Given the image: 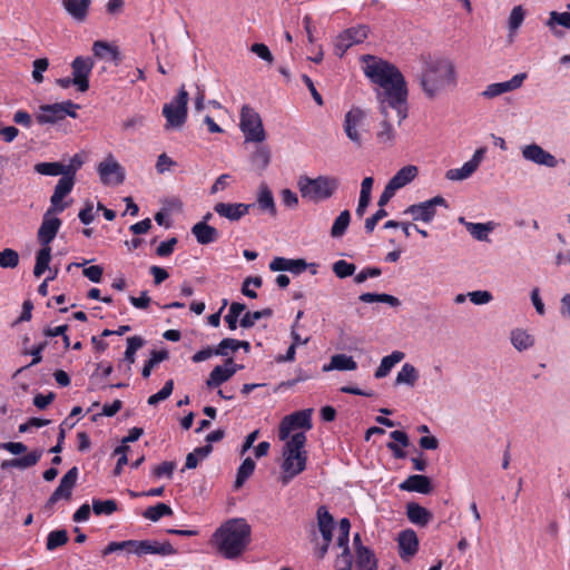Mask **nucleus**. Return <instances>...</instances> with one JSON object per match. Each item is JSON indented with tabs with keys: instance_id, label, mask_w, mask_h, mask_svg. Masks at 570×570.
Wrapping results in <instances>:
<instances>
[{
	"instance_id": "obj_28",
	"label": "nucleus",
	"mask_w": 570,
	"mask_h": 570,
	"mask_svg": "<svg viewBox=\"0 0 570 570\" xmlns=\"http://www.w3.org/2000/svg\"><path fill=\"white\" fill-rule=\"evenodd\" d=\"M92 52L94 56L100 60L114 61L116 65L121 61L118 47L104 40H97L92 43Z\"/></svg>"
},
{
	"instance_id": "obj_36",
	"label": "nucleus",
	"mask_w": 570,
	"mask_h": 570,
	"mask_svg": "<svg viewBox=\"0 0 570 570\" xmlns=\"http://www.w3.org/2000/svg\"><path fill=\"white\" fill-rule=\"evenodd\" d=\"M419 174V169L414 165H407L402 167L396 174L389 180V183L396 189H401L410 184Z\"/></svg>"
},
{
	"instance_id": "obj_43",
	"label": "nucleus",
	"mask_w": 570,
	"mask_h": 570,
	"mask_svg": "<svg viewBox=\"0 0 570 570\" xmlns=\"http://www.w3.org/2000/svg\"><path fill=\"white\" fill-rule=\"evenodd\" d=\"M51 261V247L41 246L36 255V264L33 268V275L40 277L47 269H49V263Z\"/></svg>"
},
{
	"instance_id": "obj_11",
	"label": "nucleus",
	"mask_w": 570,
	"mask_h": 570,
	"mask_svg": "<svg viewBox=\"0 0 570 570\" xmlns=\"http://www.w3.org/2000/svg\"><path fill=\"white\" fill-rule=\"evenodd\" d=\"M130 546V554L137 557H145L147 554L166 557L177 553V550L169 541L159 542L157 540H131Z\"/></svg>"
},
{
	"instance_id": "obj_57",
	"label": "nucleus",
	"mask_w": 570,
	"mask_h": 570,
	"mask_svg": "<svg viewBox=\"0 0 570 570\" xmlns=\"http://www.w3.org/2000/svg\"><path fill=\"white\" fill-rule=\"evenodd\" d=\"M19 264V254L17 250L6 248L0 252V266L2 268H14Z\"/></svg>"
},
{
	"instance_id": "obj_6",
	"label": "nucleus",
	"mask_w": 570,
	"mask_h": 570,
	"mask_svg": "<svg viewBox=\"0 0 570 570\" xmlns=\"http://www.w3.org/2000/svg\"><path fill=\"white\" fill-rule=\"evenodd\" d=\"M188 92L185 86H181L171 101L163 106L166 130L180 129L185 125L188 115Z\"/></svg>"
},
{
	"instance_id": "obj_19",
	"label": "nucleus",
	"mask_w": 570,
	"mask_h": 570,
	"mask_svg": "<svg viewBox=\"0 0 570 570\" xmlns=\"http://www.w3.org/2000/svg\"><path fill=\"white\" fill-rule=\"evenodd\" d=\"M242 366L234 363L233 358H227L225 365H217L210 372L206 385L209 389L218 387L223 383L227 382Z\"/></svg>"
},
{
	"instance_id": "obj_42",
	"label": "nucleus",
	"mask_w": 570,
	"mask_h": 570,
	"mask_svg": "<svg viewBox=\"0 0 570 570\" xmlns=\"http://www.w3.org/2000/svg\"><path fill=\"white\" fill-rule=\"evenodd\" d=\"M417 379L419 372L415 366L410 363H404L396 375L395 384H406L414 386Z\"/></svg>"
},
{
	"instance_id": "obj_49",
	"label": "nucleus",
	"mask_w": 570,
	"mask_h": 570,
	"mask_svg": "<svg viewBox=\"0 0 570 570\" xmlns=\"http://www.w3.org/2000/svg\"><path fill=\"white\" fill-rule=\"evenodd\" d=\"M35 170L45 176H65L66 174V165L61 163H39L35 166Z\"/></svg>"
},
{
	"instance_id": "obj_46",
	"label": "nucleus",
	"mask_w": 570,
	"mask_h": 570,
	"mask_svg": "<svg viewBox=\"0 0 570 570\" xmlns=\"http://www.w3.org/2000/svg\"><path fill=\"white\" fill-rule=\"evenodd\" d=\"M255 462L252 458H246L237 469L235 488H240L245 481L254 473Z\"/></svg>"
},
{
	"instance_id": "obj_47",
	"label": "nucleus",
	"mask_w": 570,
	"mask_h": 570,
	"mask_svg": "<svg viewBox=\"0 0 570 570\" xmlns=\"http://www.w3.org/2000/svg\"><path fill=\"white\" fill-rule=\"evenodd\" d=\"M271 161V151L267 146H258L252 156L253 166L263 171L265 170Z\"/></svg>"
},
{
	"instance_id": "obj_55",
	"label": "nucleus",
	"mask_w": 570,
	"mask_h": 570,
	"mask_svg": "<svg viewBox=\"0 0 570 570\" xmlns=\"http://www.w3.org/2000/svg\"><path fill=\"white\" fill-rule=\"evenodd\" d=\"M144 344H145V341L140 336L136 335V336H131V337L127 338V347L125 351L124 358L129 365L135 363V361H136L135 354L140 347L144 346Z\"/></svg>"
},
{
	"instance_id": "obj_30",
	"label": "nucleus",
	"mask_w": 570,
	"mask_h": 570,
	"mask_svg": "<svg viewBox=\"0 0 570 570\" xmlns=\"http://www.w3.org/2000/svg\"><path fill=\"white\" fill-rule=\"evenodd\" d=\"M41 455H42L41 450H33L21 458L4 460L1 463V469L8 470L11 468H16V469H20V470H26L28 468L36 465L39 462V460L41 459Z\"/></svg>"
},
{
	"instance_id": "obj_31",
	"label": "nucleus",
	"mask_w": 570,
	"mask_h": 570,
	"mask_svg": "<svg viewBox=\"0 0 570 570\" xmlns=\"http://www.w3.org/2000/svg\"><path fill=\"white\" fill-rule=\"evenodd\" d=\"M406 517L411 523L425 527L430 523L433 514L424 507L416 502H409L406 504Z\"/></svg>"
},
{
	"instance_id": "obj_50",
	"label": "nucleus",
	"mask_w": 570,
	"mask_h": 570,
	"mask_svg": "<svg viewBox=\"0 0 570 570\" xmlns=\"http://www.w3.org/2000/svg\"><path fill=\"white\" fill-rule=\"evenodd\" d=\"M68 532L63 529L53 530L47 535L46 548L49 551H53L59 547L65 546L68 542Z\"/></svg>"
},
{
	"instance_id": "obj_13",
	"label": "nucleus",
	"mask_w": 570,
	"mask_h": 570,
	"mask_svg": "<svg viewBox=\"0 0 570 570\" xmlns=\"http://www.w3.org/2000/svg\"><path fill=\"white\" fill-rule=\"evenodd\" d=\"M95 62L90 57L78 56L71 62L72 82L80 92L89 89V76Z\"/></svg>"
},
{
	"instance_id": "obj_45",
	"label": "nucleus",
	"mask_w": 570,
	"mask_h": 570,
	"mask_svg": "<svg viewBox=\"0 0 570 570\" xmlns=\"http://www.w3.org/2000/svg\"><path fill=\"white\" fill-rule=\"evenodd\" d=\"M525 17V11L522 6H515L509 16L508 19V28H509V37L512 40L513 36L518 31V29L523 23Z\"/></svg>"
},
{
	"instance_id": "obj_14",
	"label": "nucleus",
	"mask_w": 570,
	"mask_h": 570,
	"mask_svg": "<svg viewBox=\"0 0 570 570\" xmlns=\"http://www.w3.org/2000/svg\"><path fill=\"white\" fill-rule=\"evenodd\" d=\"M97 170L105 185H120L125 180L124 167L111 155L99 163Z\"/></svg>"
},
{
	"instance_id": "obj_34",
	"label": "nucleus",
	"mask_w": 570,
	"mask_h": 570,
	"mask_svg": "<svg viewBox=\"0 0 570 570\" xmlns=\"http://www.w3.org/2000/svg\"><path fill=\"white\" fill-rule=\"evenodd\" d=\"M546 26L554 37L562 38L563 31L559 29V27L570 30V12L551 11L549 13V19L546 21Z\"/></svg>"
},
{
	"instance_id": "obj_37",
	"label": "nucleus",
	"mask_w": 570,
	"mask_h": 570,
	"mask_svg": "<svg viewBox=\"0 0 570 570\" xmlns=\"http://www.w3.org/2000/svg\"><path fill=\"white\" fill-rule=\"evenodd\" d=\"M390 436L394 442H389L386 444L387 449L393 453L395 459H404L406 456V452L403 451L397 443L404 448L409 446L410 440L407 434L403 431L395 430L390 433Z\"/></svg>"
},
{
	"instance_id": "obj_62",
	"label": "nucleus",
	"mask_w": 570,
	"mask_h": 570,
	"mask_svg": "<svg viewBox=\"0 0 570 570\" xmlns=\"http://www.w3.org/2000/svg\"><path fill=\"white\" fill-rule=\"evenodd\" d=\"M49 61L47 58H40L36 59L33 61V71H32V78L37 83H40L43 81L42 72L48 69Z\"/></svg>"
},
{
	"instance_id": "obj_54",
	"label": "nucleus",
	"mask_w": 570,
	"mask_h": 570,
	"mask_svg": "<svg viewBox=\"0 0 570 570\" xmlns=\"http://www.w3.org/2000/svg\"><path fill=\"white\" fill-rule=\"evenodd\" d=\"M476 170L466 161L460 168H452L445 173V178L452 181L464 180L471 177Z\"/></svg>"
},
{
	"instance_id": "obj_24",
	"label": "nucleus",
	"mask_w": 570,
	"mask_h": 570,
	"mask_svg": "<svg viewBox=\"0 0 570 570\" xmlns=\"http://www.w3.org/2000/svg\"><path fill=\"white\" fill-rule=\"evenodd\" d=\"M306 268L307 263L303 258L292 259L285 257H275L269 263V269L273 272H291L295 275H298Z\"/></svg>"
},
{
	"instance_id": "obj_7",
	"label": "nucleus",
	"mask_w": 570,
	"mask_h": 570,
	"mask_svg": "<svg viewBox=\"0 0 570 570\" xmlns=\"http://www.w3.org/2000/svg\"><path fill=\"white\" fill-rule=\"evenodd\" d=\"M77 108L78 105L73 104L71 100L51 105H41L36 114V119L40 125H55L63 120L67 116L76 118Z\"/></svg>"
},
{
	"instance_id": "obj_35",
	"label": "nucleus",
	"mask_w": 570,
	"mask_h": 570,
	"mask_svg": "<svg viewBox=\"0 0 570 570\" xmlns=\"http://www.w3.org/2000/svg\"><path fill=\"white\" fill-rule=\"evenodd\" d=\"M356 570H377V559L374 552L363 546H357L356 551Z\"/></svg>"
},
{
	"instance_id": "obj_33",
	"label": "nucleus",
	"mask_w": 570,
	"mask_h": 570,
	"mask_svg": "<svg viewBox=\"0 0 570 570\" xmlns=\"http://www.w3.org/2000/svg\"><path fill=\"white\" fill-rule=\"evenodd\" d=\"M459 223L466 228L474 239L479 242H489V234L493 230V224L491 222L471 223L465 220L464 217H460Z\"/></svg>"
},
{
	"instance_id": "obj_59",
	"label": "nucleus",
	"mask_w": 570,
	"mask_h": 570,
	"mask_svg": "<svg viewBox=\"0 0 570 570\" xmlns=\"http://www.w3.org/2000/svg\"><path fill=\"white\" fill-rule=\"evenodd\" d=\"M333 272L338 278H346L352 276L356 269V266L352 263H348L344 259L336 261L333 264Z\"/></svg>"
},
{
	"instance_id": "obj_56",
	"label": "nucleus",
	"mask_w": 570,
	"mask_h": 570,
	"mask_svg": "<svg viewBox=\"0 0 570 570\" xmlns=\"http://www.w3.org/2000/svg\"><path fill=\"white\" fill-rule=\"evenodd\" d=\"M117 510V502L115 500H92V511L96 515H110Z\"/></svg>"
},
{
	"instance_id": "obj_40",
	"label": "nucleus",
	"mask_w": 570,
	"mask_h": 570,
	"mask_svg": "<svg viewBox=\"0 0 570 570\" xmlns=\"http://www.w3.org/2000/svg\"><path fill=\"white\" fill-rule=\"evenodd\" d=\"M511 344L519 352L529 350L534 344V338L525 330L515 328L511 332Z\"/></svg>"
},
{
	"instance_id": "obj_8",
	"label": "nucleus",
	"mask_w": 570,
	"mask_h": 570,
	"mask_svg": "<svg viewBox=\"0 0 570 570\" xmlns=\"http://www.w3.org/2000/svg\"><path fill=\"white\" fill-rule=\"evenodd\" d=\"M239 126L246 141L263 142L266 139L261 116L248 105L243 106L240 110Z\"/></svg>"
},
{
	"instance_id": "obj_38",
	"label": "nucleus",
	"mask_w": 570,
	"mask_h": 570,
	"mask_svg": "<svg viewBox=\"0 0 570 570\" xmlns=\"http://www.w3.org/2000/svg\"><path fill=\"white\" fill-rule=\"evenodd\" d=\"M356 367L357 364L352 356L346 354H335L332 356L330 364L323 366V371H354Z\"/></svg>"
},
{
	"instance_id": "obj_60",
	"label": "nucleus",
	"mask_w": 570,
	"mask_h": 570,
	"mask_svg": "<svg viewBox=\"0 0 570 570\" xmlns=\"http://www.w3.org/2000/svg\"><path fill=\"white\" fill-rule=\"evenodd\" d=\"M128 450H129L128 445L121 444V445L117 446L114 451V454L118 455V461H117V464H116V468L114 471V473L116 475H119L122 471L124 465H126L128 463V458H127Z\"/></svg>"
},
{
	"instance_id": "obj_22",
	"label": "nucleus",
	"mask_w": 570,
	"mask_h": 570,
	"mask_svg": "<svg viewBox=\"0 0 570 570\" xmlns=\"http://www.w3.org/2000/svg\"><path fill=\"white\" fill-rule=\"evenodd\" d=\"M73 185L75 178L70 175H65L58 180L53 194L50 198V203L53 210L58 213L65 210L67 205L62 204V200L72 190Z\"/></svg>"
},
{
	"instance_id": "obj_63",
	"label": "nucleus",
	"mask_w": 570,
	"mask_h": 570,
	"mask_svg": "<svg viewBox=\"0 0 570 570\" xmlns=\"http://www.w3.org/2000/svg\"><path fill=\"white\" fill-rule=\"evenodd\" d=\"M236 340L235 338H224L220 341L218 346L215 348V355L227 356L229 352H236Z\"/></svg>"
},
{
	"instance_id": "obj_10",
	"label": "nucleus",
	"mask_w": 570,
	"mask_h": 570,
	"mask_svg": "<svg viewBox=\"0 0 570 570\" xmlns=\"http://www.w3.org/2000/svg\"><path fill=\"white\" fill-rule=\"evenodd\" d=\"M370 28L358 24L342 31L335 39V53L342 57L352 46L362 43L368 36Z\"/></svg>"
},
{
	"instance_id": "obj_48",
	"label": "nucleus",
	"mask_w": 570,
	"mask_h": 570,
	"mask_svg": "<svg viewBox=\"0 0 570 570\" xmlns=\"http://www.w3.org/2000/svg\"><path fill=\"white\" fill-rule=\"evenodd\" d=\"M173 510L166 503H157L156 505L147 508L142 517L147 520H150L153 522L158 521L160 518L166 515H171Z\"/></svg>"
},
{
	"instance_id": "obj_5",
	"label": "nucleus",
	"mask_w": 570,
	"mask_h": 570,
	"mask_svg": "<svg viewBox=\"0 0 570 570\" xmlns=\"http://www.w3.org/2000/svg\"><path fill=\"white\" fill-rule=\"evenodd\" d=\"M297 185L303 198L320 202L330 198L335 193L338 181L336 178L327 176L301 177Z\"/></svg>"
},
{
	"instance_id": "obj_26",
	"label": "nucleus",
	"mask_w": 570,
	"mask_h": 570,
	"mask_svg": "<svg viewBox=\"0 0 570 570\" xmlns=\"http://www.w3.org/2000/svg\"><path fill=\"white\" fill-rule=\"evenodd\" d=\"M255 206L262 212L267 213L269 216L275 217L277 215V208L275 199L271 188L266 184H261L257 190Z\"/></svg>"
},
{
	"instance_id": "obj_1",
	"label": "nucleus",
	"mask_w": 570,
	"mask_h": 570,
	"mask_svg": "<svg viewBox=\"0 0 570 570\" xmlns=\"http://www.w3.org/2000/svg\"><path fill=\"white\" fill-rule=\"evenodd\" d=\"M365 76L381 87L377 92L383 120L376 131V140L383 145H393L396 132L390 124L387 107L396 110L399 124L407 117V86L402 72L389 61L366 55L362 57Z\"/></svg>"
},
{
	"instance_id": "obj_27",
	"label": "nucleus",
	"mask_w": 570,
	"mask_h": 570,
	"mask_svg": "<svg viewBox=\"0 0 570 570\" xmlns=\"http://www.w3.org/2000/svg\"><path fill=\"white\" fill-rule=\"evenodd\" d=\"M399 488L407 492H417L421 494H429L432 491L430 478L422 474L410 475L404 480Z\"/></svg>"
},
{
	"instance_id": "obj_61",
	"label": "nucleus",
	"mask_w": 570,
	"mask_h": 570,
	"mask_svg": "<svg viewBox=\"0 0 570 570\" xmlns=\"http://www.w3.org/2000/svg\"><path fill=\"white\" fill-rule=\"evenodd\" d=\"M175 468L176 465L174 462L165 461L161 464L154 468L153 475L155 478L166 476L168 479H171Z\"/></svg>"
},
{
	"instance_id": "obj_20",
	"label": "nucleus",
	"mask_w": 570,
	"mask_h": 570,
	"mask_svg": "<svg viewBox=\"0 0 570 570\" xmlns=\"http://www.w3.org/2000/svg\"><path fill=\"white\" fill-rule=\"evenodd\" d=\"M399 554L404 561L411 560L419 550V539L414 530L406 529L397 537Z\"/></svg>"
},
{
	"instance_id": "obj_58",
	"label": "nucleus",
	"mask_w": 570,
	"mask_h": 570,
	"mask_svg": "<svg viewBox=\"0 0 570 570\" xmlns=\"http://www.w3.org/2000/svg\"><path fill=\"white\" fill-rule=\"evenodd\" d=\"M173 390H174V381L168 380L164 384V386L161 387L160 391H158L156 394H153L148 397L147 403L153 406L157 405L159 402L168 399L171 395Z\"/></svg>"
},
{
	"instance_id": "obj_41",
	"label": "nucleus",
	"mask_w": 570,
	"mask_h": 570,
	"mask_svg": "<svg viewBox=\"0 0 570 570\" xmlns=\"http://www.w3.org/2000/svg\"><path fill=\"white\" fill-rule=\"evenodd\" d=\"M358 299L363 303H385L391 307H399L401 305V301L397 297L385 293H363L358 296Z\"/></svg>"
},
{
	"instance_id": "obj_12",
	"label": "nucleus",
	"mask_w": 570,
	"mask_h": 570,
	"mask_svg": "<svg viewBox=\"0 0 570 570\" xmlns=\"http://www.w3.org/2000/svg\"><path fill=\"white\" fill-rule=\"evenodd\" d=\"M436 206H443L446 208L448 203L445 198L442 196H435L429 200L413 204L404 210V214L411 215L413 220L431 223L436 215Z\"/></svg>"
},
{
	"instance_id": "obj_17",
	"label": "nucleus",
	"mask_w": 570,
	"mask_h": 570,
	"mask_svg": "<svg viewBox=\"0 0 570 570\" xmlns=\"http://www.w3.org/2000/svg\"><path fill=\"white\" fill-rule=\"evenodd\" d=\"M366 118V114L358 107H353L346 115L344 119V131L348 139L356 144L357 146L362 145L361 134L358 128L363 125Z\"/></svg>"
},
{
	"instance_id": "obj_52",
	"label": "nucleus",
	"mask_w": 570,
	"mask_h": 570,
	"mask_svg": "<svg viewBox=\"0 0 570 570\" xmlns=\"http://www.w3.org/2000/svg\"><path fill=\"white\" fill-rule=\"evenodd\" d=\"M168 351L167 350H160V351H151L150 358L145 363L141 375L142 377L147 379L150 376L153 368L160 362L168 358Z\"/></svg>"
},
{
	"instance_id": "obj_39",
	"label": "nucleus",
	"mask_w": 570,
	"mask_h": 570,
	"mask_svg": "<svg viewBox=\"0 0 570 570\" xmlns=\"http://www.w3.org/2000/svg\"><path fill=\"white\" fill-rule=\"evenodd\" d=\"M404 353L401 351H394L390 355L384 356L381 361L380 366L376 368L374 376L376 379H383L389 375L395 364L404 358Z\"/></svg>"
},
{
	"instance_id": "obj_29",
	"label": "nucleus",
	"mask_w": 570,
	"mask_h": 570,
	"mask_svg": "<svg viewBox=\"0 0 570 570\" xmlns=\"http://www.w3.org/2000/svg\"><path fill=\"white\" fill-rule=\"evenodd\" d=\"M91 0H62V7L77 22H83L89 12Z\"/></svg>"
},
{
	"instance_id": "obj_25",
	"label": "nucleus",
	"mask_w": 570,
	"mask_h": 570,
	"mask_svg": "<svg viewBox=\"0 0 570 570\" xmlns=\"http://www.w3.org/2000/svg\"><path fill=\"white\" fill-rule=\"evenodd\" d=\"M317 529L323 541L332 542L335 521L325 505L318 507L316 511Z\"/></svg>"
},
{
	"instance_id": "obj_44",
	"label": "nucleus",
	"mask_w": 570,
	"mask_h": 570,
	"mask_svg": "<svg viewBox=\"0 0 570 570\" xmlns=\"http://www.w3.org/2000/svg\"><path fill=\"white\" fill-rule=\"evenodd\" d=\"M350 223L351 213L347 209H345L335 218L331 228V236L333 238L342 237L346 233Z\"/></svg>"
},
{
	"instance_id": "obj_15",
	"label": "nucleus",
	"mask_w": 570,
	"mask_h": 570,
	"mask_svg": "<svg viewBox=\"0 0 570 570\" xmlns=\"http://www.w3.org/2000/svg\"><path fill=\"white\" fill-rule=\"evenodd\" d=\"M78 468H71L60 480L58 488L52 492L46 503V508L51 509L59 500H69L78 480Z\"/></svg>"
},
{
	"instance_id": "obj_18",
	"label": "nucleus",
	"mask_w": 570,
	"mask_h": 570,
	"mask_svg": "<svg viewBox=\"0 0 570 570\" xmlns=\"http://www.w3.org/2000/svg\"><path fill=\"white\" fill-rule=\"evenodd\" d=\"M525 78H527V73L521 72V73L514 75L508 81L490 83L481 92V96L487 99H493V98L499 97L505 92L513 91L522 86Z\"/></svg>"
},
{
	"instance_id": "obj_2",
	"label": "nucleus",
	"mask_w": 570,
	"mask_h": 570,
	"mask_svg": "<svg viewBox=\"0 0 570 570\" xmlns=\"http://www.w3.org/2000/svg\"><path fill=\"white\" fill-rule=\"evenodd\" d=\"M250 533V527L244 519H233L215 531L213 543L224 558L233 560L246 550Z\"/></svg>"
},
{
	"instance_id": "obj_23",
	"label": "nucleus",
	"mask_w": 570,
	"mask_h": 570,
	"mask_svg": "<svg viewBox=\"0 0 570 570\" xmlns=\"http://www.w3.org/2000/svg\"><path fill=\"white\" fill-rule=\"evenodd\" d=\"M53 209H49L38 229V240L41 246L50 247V243L55 239L60 226L61 220L57 217H48Z\"/></svg>"
},
{
	"instance_id": "obj_9",
	"label": "nucleus",
	"mask_w": 570,
	"mask_h": 570,
	"mask_svg": "<svg viewBox=\"0 0 570 570\" xmlns=\"http://www.w3.org/2000/svg\"><path fill=\"white\" fill-rule=\"evenodd\" d=\"M312 409L294 412L286 415L279 424L278 438L282 441L288 440L292 431L296 429L311 430L312 429Z\"/></svg>"
},
{
	"instance_id": "obj_16",
	"label": "nucleus",
	"mask_w": 570,
	"mask_h": 570,
	"mask_svg": "<svg viewBox=\"0 0 570 570\" xmlns=\"http://www.w3.org/2000/svg\"><path fill=\"white\" fill-rule=\"evenodd\" d=\"M521 155L524 160L531 161L539 166L554 168L558 166V159L549 151L544 150L540 145L532 142L521 148Z\"/></svg>"
},
{
	"instance_id": "obj_3",
	"label": "nucleus",
	"mask_w": 570,
	"mask_h": 570,
	"mask_svg": "<svg viewBox=\"0 0 570 570\" xmlns=\"http://www.w3.org/2000/svg\"><path fill=\"white\" fill-rule=\"evenodd\" d=\"M456 75L453 62L448 58H435L424 62L420 86L429 99H433L448 87L455 86Z\"/></svg>"
},
{
	"instance_id": "obj_51",
	"label": "nucleus",
	"mask_w": 570,
	"mask_h": 570,
	"mask_svg": "<svg viewBox=\"0 0 570 570\" xmlns=\"http://www.w3.org/2000/svg\"><path fill=\"white\" fill-rule=\"evenodd\" d=\"M245 309H246V306L243 303L233 302L230 304L229 309L224 317V320L230 331H235L237 328L238 317L244 313Z\"/></svg>"
},
{
	"instance_id": "obj_21",
	"label": "nucleus",
	"mask_w": 570,
	"mask_h": 570,
	"mask_svg": "<svg viewBox=\"0 0 570 570\" xmlns=\"http://www.w3.org/2000/svg\"><path fill=\"white\" fill-rule=\"evenodd\" d=\"M253 207H255L254 204L217 203L214 206V210L220 217L227 218L230 222H238L242 217L247 215Z\"/></svg>"
},
{
	"instance_id": "obj_64",
	"label": "nucleus",
	"mask_w": 570,
	"mask_h": 570,
	"mask_svg": "<svg viewBox=\"0 0 570 570\" xmlns=\"http://www.w3.org/2000/svg\"><path fill=\"white\" fill-rule=\"evenodd\" d=\"M470 301L475 305H484L492 301L493 296L489 291H474L468 294Z\"/></svg>"
},
{
	"instance_id": "obj_32",
	"label": "nucleus",
	"mask_w": 570,
	"mask_h": 570,
	"mask_svg": "<svg viewBox=\"0 0 570 570\" xmlns=\"http://www.w3.org/2000/svg\"><path fill=\"white\" fill-rule=\"evenodd\" d=\"M191 233L200 245H208L219 238V232L205 222L195 224L191 228Z\"/></svg>"
},
{
	"instance_id": "obj_53",
	"label": "nucleus",
	"mask_w": 570,
	"mask_h": 570,
	"mask_svg": "<svg viewBox=\"0 0 570 570\" xmlns=\"http://www.w3.org/2000/svg\"><path fill=\"white\" fill-rule=\"evenodd\" d=\"M273 315V311L271 308H264L262 311L256 312H246L240 318V326L244 328H249L255 325L257 321L263 317H271Z\"/></svg>"
},
{
	"instance_id": "obj_4",
	"label": "nucleus",
	"mask_w": 570,
	"mask_h": 570,
	"mask_svg": "<svg viewBox=\"0 0 570 570\" xmlns=\"http://www.w3.org/2000/svg\"><path fill=\"white\" fill-rule=\"evenodd\" d=\"M281 482L287 485L295 476L306 469L307 452L305 451L306 435L304 432L294 433L285 440Z\"/></svg>"
}]
</instances>
